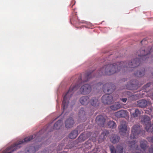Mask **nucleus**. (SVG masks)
Wrapping results in <instances>:
<instances>
[{"instance_id":"2","label":"nucleus","mask_w":153,"mask_h":153,"mask_svg":"<svg viewBox=\"0 0 153 153\" xmlns=\"http://www.w3.org/2000/svg\"><path fill=\"white\" fill-rule=\"evenodd\" d=\"M140 126L139 125H137L133 126L131 132L130 136L131 140L129 142V146L131 148L135 149L137 151L134 153H145L146 148L147 147V142L145 140H143L140 141V146L142 150L138 151V147L135 142L134 139L137 137V136L140 132Z\"/></svg>"},{"instance_id":"46","label":"nucleus","mask_w":153,"mask_h":153,"mask_svg":"<svg viewBox=\"0 0 153 153\" xmlns=\"http://www.w3.org/2000/svg\"><path fill=\"white\" fill-rule=\"evenodd\" d=\"M153 74V73H152Z\"/></svg>"},{"instance_id":"6","label":"nucleus","mask_w":153,"mask_h":153,"mask_svg":"<svg viewBox=\"0 0 153 153\" xmlns=\"http://www.w3.org/2000/svg\"><path fill=\"white\" fill-rule=\"evenodd\" d=\"M103 91L105 93L111 94L114 91L115 88L112 83H106L103 86Z\"/></svg>"},{"instance_id":"26","label":"nucleus","mask_w":153,"mask_h":153,"mask_svg":"<svg viewBox=\"0 0 153 153\" xmlns=\"http://www.w3.org/2000/svg\"><path fill=\"white\" fill-rule=\"evenodd\" d=\"M121 105L118 102H116L114 104L110 106L111 109L116 111L120 108Z\"/></svg>"},{"instance_id":"42","label":"nucleus","mask_w":153,"mask_h":153,"mask_svg":"<svg viewBox=\"0 0 153 153\" xmlns=\"http://www.w3.org/2000/svg\"><path fill=\"white\" fill-rule=\"evenodd\" d=\"M71 3H73V4L72 5V6H71V7H72L74 5L75 3V2L74 1H73V2H71Z\"/></svg>"},{"instance_id":"43","label":"nucleus","mask_w":153,"mask_h":153,"mask_svg":"<svg viewBox=\"0 0 153 153\" xmlns=\"http://www.w3.org/2000/svg\"><path fill=\"white\" fill-rule=\"evenodd\" d=\"M73 21V19H72V18H70V22H71Z\"/></svg>"},{"instance_id":"24","label":"nucleus","mask_w":153,"mask_h":153,"mask_svg":"<svg viewBox=\"0 0 153 153\" xmlns=\"http://www.w3.org/2000/svg\"><path fill=\"white\" fill-rule=\"evenodd\" d=\"M145 72V69L144 68H142L140 70L134 73V75L138 77H140L144 75Z\"/></svg>"},{"instance_id":"10","label":"nucleus","mask_w":153,"mask_h":153,"mask_svg":"<svg viewBox=\"0 0 153 153\" xmlns=\"http://www.w3.org/2000/svg\"><path fill=\"white\" fill-rule=\"evenodd\" d=\"M102 100L105 104H109L113 101V98L111 95L106 94L102 97Z\"/></svg>"},{"instance_id":"15","label":"nucleus","mask_w":153,"mask_h":153,"mask_svg":"<svg viewBox=\"0 0 153 153\" xmlns=\"http://www.w3.org/2000/svg\"><path fill=\"white\" fill-rule=\"evenodd\" d=\"M95 121L98 125L103 126L105 122V119L102 116H98L96 118Z\"/></svg>"},{"instance_id":"39","label":"nucleus","mask_w":153,"mask_h":153,"mask_svg":"<svg viewBox=\"0 0 153 153\" xmlns=\"http://www.w3.org/2000/svg\"><path fill=\"white\" fill-rule=\"evenodd\" d=\"M151 129L149 130V132L153 134V124H152Z\"/></svg>"},{"instance_id":"23","label":"nucleus","mask_w":153,"mask_h":153,"mask_svg":"<svg viewBox=\"0 0 153 153\" xmlns=\"http://www.w3.org/2000/svg\"><path fill=\"white\" fill-rule=\"evenodd\" d=\"M130 113L134 117H137L141 114L140 111L138 109L132 108L130 110Z\"/></svg>"},{"instance_id":"36","label":"nucleus","mask_w":153,"mask_h":153,"mask_svg":"<svg viewBox=\"0 0 153 153\" xmlns=\"http://www.w3.org/2000/svg\"><path fill=\"white\" fill-rule=\"evenodd\" d=\"M151 84L150 83H148L144 86V88L145 89H147V88L149 87Z\"/></svg>"},{"instance_id":"41","label":"nucleus","mask_w":153,"mask_h":153,"mask_svg":"<svg viewBox=\"0 0 153 153\" xmlns=\"http://www.w3.org/2000/svg\"><path fill=\"white\" fill-rule=\"evenodd\" d=\"M42 153H49V152H48L47 149H46L44 150L43 152H42Z\"/></svg>"},{"instance_id":"33","label":"nucleus","mask_w":153,"mask_h":153,"mask_svg":"<svg viewBox=\"0 0 153 153\" xmlns=\"http://www.w3.org/2000/svg\"><path fill=\"white\" fill-rule=\"evenodd\" d=\"M151 127L152 125L150 123L149 124H148V125H146V126H145V128L147 131L149 132H149V130L151 129Z\"/></svg>"},{"instance_id":"25","label":"nucleus","mask_w":153,"mask_h":153,"mask_svg":"<svg viewBox=\"0 0 153 153\" xmlns=\"http://www.w3.org/2000/svg\"><path fill=\"white\" fill-rule=\"evenodd\" d=\"M17 144L18 143H15L13 145L11 146L9 148H7L6 150L3 151L2 153H11L12 152L14 151L17 149H14V150H13V149L15 148L14 146L15 145H16V144Z\"/></svg>"},{"instance_id":"16","label":"nucleus","mask_w":153,"mask_h":153,"mask_svg":"<svg viewBox=\"0 0 153 153\" xmlns=\"http://www.w3.org/2000/svg\"><path fill=\"white\" fill-rule=\"evenodd\" d=\"M80 102L83 105H87L90 102L89 97L87 96H84L79 99Z\"/></svg>"},{"instance_id":"12","label":"nucleus","mask_w":153,"mask_h":153,"mask_svg":"<svg viewBox=\"0 0 153 153\" xmlns=\"http://www.w3.org/2000/svg\"><path fill=\"white\" fill-rule=\"evenodd\" d=\"M92 72L90 71L87 72L85 75V79L83 80L82 79L81 76L80 75L78 78V83L79 84L82 82L88 81L91 77Z\"/></svg>"},{"instance_id":"30","label":"nucleus","mask_w":153,"mask_h":153,"mask_svg":"<svg viewBox=\"0 0 153 153\" xmlns=\"http://www.w3.org/2000/svg\"><path fill=\"white\" fill-rule=\"evenodd\" d=\"M136 86L135 84L130 82L127 85L126 87L128 89L133 90L135 89Z\"/></svg>"},{"instance_id":"3","label":"nucleus","mask_w":153,"mask_h":153,"mask_svg":"<svg viewBox=\"0 0 153 153\" xmlns=\"http://www.w3.org/2000/svg\"><path fill=\"white\" fill-rule=\"evenodd\" d=\"M78 88V86L76 85H74L73 86H71L65 95L63 97V100L62 104L63 112L64 111L65 109L68 107L70 98L72 95L74 91L77 89Z\"/></svg>"},{"instance_id":"37","label":"nucleus","mask_w":153,"mask_h":153,"mask_svg":"<svg viewBox=\"0 0 153 153\" xmlns=\"http://www.w3.org/2000/svg\"><path fill=\"white\" fill-rule=\"evenodd\" d=\"M121 100L123 102H126L127 100V98H122L121 99Z\"/></svg>"},{"instance_id":"27","label":"nucleus","mask_w":153,"mask_h":153,"mask_svg":"<svg viewBox=\"0 0 153 153\" xmlns=\"http://www.w3.org/2000/svg\"><path fill=\"white\" fill-rule=\"evenodd\" d=\"M123 94L125 95L126 97L131 98V100H134L136 96L135 95L129 91H126L124 92Z\"/></svg>"},{"instance_id":"35","label":"nucleus","mask_w":153,"mask_h":153,"mask_svg":"<svg viewBox=\"0 0 153 153\" xmlns=\"http://www.w3.org/2000/svg\"><path fill=\"white\" fill-rule=\"evenodd\" d=\"M149 153H153V146H151L149 148Z\"/></svg>"},{"instance_id":"44","label":"nucleus","mask_w":153,"mask_h":153,"mask_svg":"<svg viewBox=\"0 0 153 153\" xmlns=\"http://www.w3.org/2000/svg\"><path fill=\"white\" fill-rule=\"evenodd\" d=\"M85 27H86V28H88V27H87H87H86V26H85Z\"/></svg>"},{"instance_id":"13","label":"nucleus","mask_w":153,"mask_h":153,"mask_svg":"<svg viewBox=\"0 0 153 153\" xmlns=\"http://www.w3.org/2000/svg\"><path fill=\"white\" fill-rule=\"evenodd\" d=\"M137 102L138 106L142 108H144L147 105L151 104V102L149 100H140L138 101Z\"/></svg>"},{"instance_id":"21","label":"nucleus","mask_w":153,"mask_h":153,"mask_svg":"<svg viewBox=\"0 0 153 153\" xmlns=\"http://www.w3.org/2000/svg\"><path fill=\"white\" fill-rule=\"evenodd\" d=\"M38 150L35 147L31 146L27 148L25 150V153H35Z\"/></svg>"},{"instance_id":"32","label":"nucleus","mask_w":153,"mask_h":153,"mask_svg":"<svg viewBox=\"0 0 153 153\" xmlns=\"http://www.w3.org/2000/svg\"><path fill=\"white\" fill-rule=\"evenodd\" d=\"M92 146V145L91 143V140H88L87 141L85 144V148L88 149H90L91 147Z\"/></svg>"},{"instance_id":"28","label":"nucleus","mask_w":153,"mask_h":153,"mask_svg":"<svg viewBox=\"0 0 153 153\" xmlns=\"http://www.w3.org/2000/svg\"><path fill=\"white\" fill-rule=\"evenodd\" d=\"M120 140V137L117 135H114L111 138V141L113 144L118 143Z\"/></svg>"},{"instance_id":"14","label":"nucleus","mask_w":153,"mask_h":153,"mask_svg":"<svg viewBox=\"0 0 153 153\" xmlns=\"http://www.w3.org/2000/svg\"><path fill=\"white\" fill-rule=\"evenodd\" d=\"M75 123L72 117H70L67 119L65 121V127L67 128L72 127Z\"/></svg>"},{"instance_id":"5","label":"nucleus","mask_w":153,"mask_h":153,"mask_svg":"<svg viewBox=\"0 0 153 153\" xmlns=\"http://www.w3.org/2000/svg\"><path fill=\"white\" fill-rule=\"evenodd\" d=\"M91 134L92 133L90 132H86L82 133L79 135L78 139L74 141V143L78 144V143L83 142L91 136Z\"/></svg>"},{"instance_id":"4","label":"nucleus","mask_w":153,"mask_h":153,"mask_svg":"<svg viewBox=\"0 0 153 153\" xmlns=\"http://www.w3.org/2000/svg\"><path fill=\"white\" fill-rule=\"evenodd\" d=\"M102 83L100 82L97 83L96 82H93L88 84H85L82 85L80 88L81 93L83 95L89 94L92 88H97L98 87L100 86Z\"/></svg>"},{"instance_id":"18","label":"nucleus","mask_w":153,"mask_h":153,"mask_svg":"<svg viewBox=\"0 0 153 153\" xmlns=\"http://www.w3.org/2000/svg\"><path fill=\"white\" fill-rule=\"evenodd\" d=\"M115 115L118 118L125 117L127 115V112L124 110H121L115 113Z\"/></svg>"},{"instance_id":"11","label":"nucleus","mask_w":153,"mask_h":153,"mask_svg":"<svg viewBox=\"0 0 153 153\" xmlns=\"http://www.w3.org/2000/svg\"><path fill=\"white\" fill-rule=\"evenodd\" d=\"M127 125L126 121H121L120 125L119 126L120 132L121 134L124 135L125 134L127 131Z\"/></svg>"},{"instance_id":"40","label":"nucleus","mask_w":153,"mask_h":153,"mask_svg":"<svg viewBox=\"0 0 153 153\" xmlns=\"http://www.w3.org/2000/svg\"><path fill=\"white\" fill-rule=\"evenodd\" d=\"M151 110L150 109L149 111H146L145 113L148 114H151Z\"/></svg>"},{"instance_id":"22","label":"nucleus","mask_w":153,"mask_h":153,"mask_svg":"<svg viewBox=\"0 0 153 153\" xmlns=\"http://www.w3.org/2000/svg\"><path fill=\"white\" fill-rule=\"evenodd\" d=\"M109 134L108 131L105 130H103L100 136V139L102 140H104L106 139Z\"/></svg>"},{"instance_id":"34","label":"nucleus","mask_w":153,"mask_h":153,"mask_svg":"<svg viewBox=\"0 0 153 153\" xmlns=\"http://www.w3.org/2000/svg\"><path fill=\"white\" fill-rule=\"evenodd\" d=\"M147 139L149 142L153 143V136L148 137Z\"/></svg>"},{"instance_id":"19","label":"nucleus","mask_w":153,"mask_h":153,"mask_svg":"<svg viewBox=\"0 0 153 153\" xmlns=\"http://www.w3.org/2000/svg\"><path fill=\"white\" fill-rule=\"evenodd\" d=\"M85 112L83 108H81L79 114V118L81 119V122H83L85 120Z\"/></svg>"},{"instance_id":"8","label":"nucleus","mask_w":153,"mask_h":153,"mask_svg":"<svg viewBox=\"0 0 153 153\" xmlns=\"http://www.w3.org/2000/svg\"><path fill=\"white\" fill-rule=\"evenodd\" d=\"M36 137V136L31 135L29 137H27L25 138L24 139L19 141L17 143V144L15 145V148L13 150H14L15 149L19 148L20 147V145L21 144H24L31 140H32L34 138Z\"/></svg>"},{"instance_id":"7","label":"nucleus","mask_w":153,"mask_h":153,"mask_svg":"<svg viewBox=\"0 0 153 153\" xmlns=\"http://www.w3.org/2000/svg\"><path fill=\"white\" fill-rule=\"evenodd\" d=\"M83 130L82 126H78L76 128L72 130L69 135V137L71 139H74L78 136V134Z\"/></svg>"},{"instance_id":"45","label":"nucleus","mask_w":153,"mask_h":153,"mask_svg":"<svg viewBox=\"0 0 153 153\" xmlns=\"http://www.w3.org/2000/svg\"><path fill=\"white\" fill-rule=\"evenodd\" d=\"M142 42V41H141L140 42Z\"/></svg>"},{"instance_id":"9","label":"nucleus","mask_w":153,"mask_h":153,"mask_svg":"<svg viewBox=\"0 0 153 153\" xmlns=\"http://www.w3.org/2000/svg\"><path fill=\"white\" fill-rule=\"evenodd\" d=\"M109 148L111 153H123V147L120 145H118L115 148L113 146H111Z\"/></svg>"},{"instance_id":"17","label":"nucleus","mask_w":153,"mask_h":153,"mask_svg":"<svg viewBox=\"0 0 153 153\" xmlns=\"http://www.w3.org/2000/svg\"><path fill=\"white\" fill-rule=\"evenodd\" d=\"M141 121L142 123L145 126L151 123L150 117L146 115H143L142 117Z\"/></svg>"},{"instance_id":"31","label":"nucleus","mask_w":153,"mask_h":153,"mask_svg":"<svg viewBox=\"0 0 153 153\" xmlns=\"http://www.w3.org/2000/svg\"><path fill=\"white\" fill-rule=\"evenodd\" d=\"M108 126L111 128H115L116 126V123L113 121H110L108 123Z\"/></svg>"},{"instance_id":"1","label":"nucleus","mask_w":153,"mask_h":153,"mask_svg":"<svg viewBox=\"0 0 153 153\" xmlns=\"http://www.w3.org/2000/svg\"><path fill=\"white\" fill-rule=\"evenodd\" d=\"M149 50L142 48L140 50V53L137 52V54L138 58H135L128 62L127 61L121 62L104 66L99 70L98 74L96 76L99 77L103 75H110L121 70L130 71L129 69V68H135L140 64V62L146 60L149 54L151 52L152 48H149Z\"/></svg>"},{"instance_id":"38","label":"nucleus","mask_w":153,"mask_h":153,"mask_svg":"<svg viewBox=\"0 0 153 153\" xmlns=\"http://www.w3.org/2000/svg\"><path fill=\"white\" fill-rule=\"evenodd\" d=\"M91 153H97V149L96 148L95 149H94L91 152Z\"/></svg>"},{"instance_id":"29","label":"nucleus","mask_w":153,"mask_h":153,"mask_svg":"<svg viewBox=\"0 0 153 153\" xmlns=\"http://www.w3.org/2000/svg\"><path fill=\"white\" fill-rule=\"evenodd\" d=\"M62 119H60L57 121L54 125L53 128L56 129H59L62 124Z\"/></svg>"},{"instance_id":"20","label":"nucleus","mask_w":153,"mask_h":153,"mask_svg":"<svg viewBox=\"0 0 153 153\" xmlns=\"http://www.w3.org/2000/svg\"><path fill=\"white\" fill-rule=\"evenodd\" d=\"M91 105L95 107L98 106L99 104V102L97 98L96 97H92L90 100Z\"/></svg>"}]
</instances>
